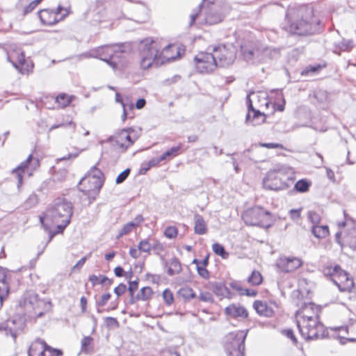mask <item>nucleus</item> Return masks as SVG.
I'll list each match as a JSON object with an SVG mask.
<instances>
[{
  "mask_svg": "<svg viewBox=\"0 0 356 356\" xmlns=\"http://www.w3.org/2000/svg\"><path fill=\"white\" fill-rule=\"evenodd\" d=\"M286 24L283 26V29L291 34L309 35L321 30L320 19L314 15L313 8L307 5L286 12Z\"/></svg>",
  "mask_w": 356,
  "mask_h": 356,
  "instance_id": "obj_1",
  "label": "nucleus"
},
{
  "mask_svg": "<svg viewBox=\"0 0 356 356\" xmlns=\"http://www.w3.org/2000/svg\"><path fill=\"white\" fill-rule=\"evenodd\" d=\"M72 204L64 199H57L53 205L48 208L45 213V218L57 223L58 232H62L70 222L73 213Z\"/></svg>",
  "mask_w": 356,
  "mask_h": 356,
  "instance_id": "obj_2",
  "label": "nucleus"
},
{
  "mask_svg": "<svg viewBox=\"0 0 356 356\" xmlns=\"http://www.w3.org/2000/svg\"><path fill=\"white\" fill-rule=\"evenodd\" d=\"M287 169L284 166H277L271 169L263 179L264 188L269 191H283L290 187L292 179L286 176Z\"/></svg>",
  "mask_w": 356,
  "mask_h": 356,
  "instance_id": "obj_3",
  "label": "nucleus"
},
{
  "mask_svg": "<svg viewBox=\"0 0 356 356\" xmlns=\"http://www.w3.org/2000/svg\"><path fill=\"white\" fill-rule=\"evenodd\" d=\"M140 65L143 69H148L155 65L159 64L158 57L159 50L157 48V42L149 39L142 41L139 46Z\"/></svg>",
  "mask_w": 356,
  "mask_h": 356,
  "instance_id": "obj_4",
  "label": "nucleus"
},
{
  "mask_svg": "<svg viewBox=\"0 0 356 356\" xmlns=\"http://www.w3.org/2000/svg\"><path fill=\"white\" fill-rule=\"evenodd\" d=\"M297 325L302 337L307 341L323 339L327 336L319 318L303 320L302 323L298 321Z\"/></svg>",
  "mask_w": 356,
  "mask_h": 356,
  "instance_id": "obj_5",
  "label": "nucleus"
},
{
  "mask_svg": "<svg viewBox=\"0 0 356 356\" xmlns=\"http://www.w3.org/2000/svg\"><path fill=\"white\" fill-rule=\"evenodd\" d=\"M242 218L248 225L267 227L269 226L270 213L260 207H254L246 210Z\"/></svg>",
  "mask_w": 356,
  "mask_h": 356,
  "instance_id": "obj_6",
  "label": "nucleus"
},
{
  "mask_svg": "<svg viewBox=\"0 0 356 356\" xmlns=\"http://www.w3.org/2000/svg\"><path fill=\"white\" fill-rule=\"evenodd\" d=\"M138 137V134L134 129L128 128L122 129L115 135L110 136L108 140L113 145H116L121 152H125Z\"/></svg>",
  "mask_w": 356,
  "mask_h": 356,
  "instance_id": "obj_7",
  "label": "nucleus"
},
{
  "mask_svg": "<svg viewBox=\"0 0 356 356\" xmlns=\"http://www.w3.org/2000/svg\"><path fill=\"white\" fill-rule=\"evenodd\" d=\"M248 330H238L229 334V341L226 345V351L229 356H244L245 340Z\"/></svg>",
  "mask_w": 356,
  "mask_h": 356,
  "instance_id": "obj_8",
  "label": "nucleus"
},
{
  "mask_svg": "<svg viewBox=\"0 0 356 356\" xmlns=\"http://www.w3.org/2000/svg\"><path fill=\"white\" fill-rule=\"evenodd\" d=\"M212 54L218 61V67L229 66L236 58V50L232 45L220 44L213 47Z\"/></svg>",
  "mask_w": 356,
  "mask_h": 356,
  "instance_id": "obj_9",
  "label": "nucleus"
},
{
  "mask_svg": "<svg viewBox=\"0 0 356 356\" xmlns=\"http://www.w3.org/2000/svg\"><path fill=\"white\" fill-rule=\"evenodd\" d=\"M195 66L200 74H209L218 67L212 52L201 51L194 57Z\"/></svg>",
  "mask_w": 356,
  "mask_h": 356,
  "instance_id": "obj_10",
  "label": "nucleus"
},
{
  "mask_svg": "<svg viewBox=\"0 0 356 356\" xmlns=\"http://www.w3.org/2000/svg\"><path fill=\"white\" fill-rule=\"evenodd\" d=\"M39 166V159L33 157L32 154H30L25 161L13 169L12 170V174L17 179V187L19 188L22 184L23 175L24 174L31 175L33 171L36 170Z\"/></svg>",
  "mask_w": 356,
  "mask_h": 356,
  "instance_id": "obj_11",
  "label": "nucleus"
},
{
  "mask_svg": "<svg viewBox=\"0 0 356 356\" xmlns=\"http://www.w3.org/2000/svg\"><path fill=\"white\" fill-rule=\"evenodd\" d=\"M123 46L120 44H109L99 47L96 50L95 58L107 63L110 66L115 69L117 66L115 62L113 61V58L118 57L119 54L123 53Z\"/></svg>",
  "mask_w": 356,
  "mask_h": 356,
  "instance_id": "obj_12",
  "label": "nucleus"
},
{
  "mask_svg": "<svg viewBox=\"0 0 356 356\" xmlns=\"http://www.w3.org/2000/svg\"><path fill=\"white\" fill-rule=\"evenodd\" d=\"M275 266L280 272L291 273L300 267L302 261L298 257L282 256L276 260Z\"/></svg>",
  "mask_w": 356,
  "mask_h": 356,
  "instance_id": "obj_13",
  "label": "nucleus"
},
{
  "mask_svg": "<svg viewBox=\"0 0 356 356\" xmlns=\"http://www.w3.org/2000/svg\"><path fill=\"white\" fill-rule=\"evenodd\" d=\"M224 16L219 12V9L215 6H208L204 13V18L200 23L208 25H213L221 22Z\"/></svg>",
  "mask_w": 356,
  "mask_h": 356,
  "instance_id": "obj_14",
  "label": "nucleus"
},
{
  "mask_svg": "<svg viewBox=\"0 0 356 356\" xmlns=\"http://www.w3.org/2000/svg\"><path fill=\"white\" fill-rule=\"evenodd\" d=\"M320 309L313 303H305L297 312V315L303 320L319 318Z\"/></svg>",
  "mask_w": 356,
  "mask_h": 356,
  "instance_id": "obj_15",
  "label": "nucleus"
},
{
  "mask_svg": "<svg viewBox=\"0 0 356 356\" xmlns=\"http://www.w3.org/2000/svg\"><path fill=\"white\" fill-rule=\"evenodd\" d=\"M334 279V283L338 286L341 291H350L354 287L353 280L350 278L348 274L341 268L339 269V273L337 278Z\"/></svg>",
  "mask_w": 356,
  "mask_h": 356,
  "instance_id": "obj_16",
  "label": "nucleus"
},
{
  "mask_svg": "<svg viewBox=\"0 0 356 356\" xmlns=\"http://www.w3.org/2000/svg\"><path fill=\"white\" fill-rule=\"evenodd\" d=\"M343 225H348L347 230L343 233V243L353 250L356 249V225L353 222L348 223L346 220Z\"/></svg>",
  "mask_w": 356,
  "mask_h": 356,
  "instance_id": "obj_17",
  "label": "nucleus"
},
{
  "mask_svg": "<svg viewBox=\"0 0 356 356\" xmlns=\"http://www.w3.org/2000/svg\"><path fill=\"white\" fill-rule=\"evenodd\" d=\"M41 301L38 298V295L33 291L25 292L19 300V306L27 308L35 309L39 305Z\"/></svg>",
  "mask_w": 356,
  "mask_h": 356,
  "instance_id": "obj_18",
  "label": "nucleus"
},
{
  "mask_svg": "<svg viewBox=\"0 0 356 356\" xmlns=\"http://www.w3.org/2000/svg\"><path fill=\"white\" fill-rule=\"evenodd\" d=\"M7 60L13 64L16 69H19L25 63V55L20 49L10 51L7 56Z\"/></svg>",
  "mask_w": 356,
  "mask_h": 356,
  "instance_id": "obj_19",
  "label": "nucleus"
},
{
  "mask_svg": "<svg viewBox=\"0 0 356 356\" xmlns=\"http://www.w3.org/2000/svg\"><path fill=\"white\" fill-rule=\"evenodd\" d=\"M266 120V116L264 113L259 110H253L252 112H248L245 118V123L252 126H257L262 124Z\"/></svg>",
  "mask_w": 356,
  "mask_h": 356,
  "instance_id": "obj_20",
  "label": "nucleus"
},
{
  "mask_svg": "<svg viewBox=\"0 0 356 356\" xmlns=\"http://www.w3.org/2000/svg\"><path fill=\"white\" fill-rule=\"evenodd\" d=\"M38 17L41 22L44 25H54L59 21L56 17V13L49 9H44L39 11Z\"/></svg>",
  "mask_w": 356,
  "mask_h": 356,
  "instance_id": "obj_21",
  "label": "nucleus"
},
{
  "mask_svg": "<svg viewBox=\"0 0 356 356\" xmlns=\"http://www.w3.org/2000/svg\"><path fill=\"white\" fill-rule=\"evenodd\" d=\"M227 315L234 318L241 317L245 318L248 317V313L247 309L242 306H236L234 304L227 306L225 309Z\"/></svg>",
  "mask_w": 356,
  "mask_h": 356,
  "instance_id": "obj_22",
  "label": "nucleus"
},
{
  "mask_svg": "<svg viewBox=\"0 0 356 356\" xmlns=\"http://www.w3.org/2000/svg\"><path fill=\"white\" fill-rule=\"evenodd\" d=\"M7 268L0 266V302L2 304L3 296H7L9 291V285L6 282Z\"/></svg>",
  "mask_w": 356,
  "mask_h": 356,
  "instance_id": "obj_23",
  "label": "nucleus"
},
{
  "mask_svg": "<svg viewBox=\"0 0 356 356\" xmlns=\"http://www.w3.org/2000/svg\"><path fill=\"white\" fill-rule=\"evenodd\" d=\"M253 307L260 316L270 317L274 313L273 309L268 307L266 302L256 300L253 304Z\"/></svg>",
  "mask_w": 356,
  "mask_h": 356,
  "instance_id": "obj_24",
  "label": "nucleus"
},
{
  "mask_svg": "<svg viewBox=\"0 0 356 356\" xmlns=\"http://www.w3.org/2000/svg\"><path fill=\"white\" fill-rule=\"evenodd\" d=\"M194 232L199 235L205 234L207 232V228L206 222L203 217L201 215L196 213L194 216Z\"/></svg>",
  "mask_w": 356,
  "mask_h": 356,
  "instance_id": "obj_25",
  "label": "nucleus"
},
{
  "mask_svg": "<svg viewBox=\"0 0 356 356\" xmlns=\"http://www.w3.org/2000/svg\"><path fill=\"white\" fill-rule=\"evenodd\" d=\"M165 266H168L167 273L170 276L179 274L182 270L181 264L176 257L172 258L170 262L165 261Z\"/></svg>",
  "mask_w": 356,
  "mask_h": 356,
  "instance_id": "obj_26",
  "label": "nucleus"
},
{
  "mask_svg": "<svg viewBox=\"0 0 356 356\" xmlns=\"http://www.w3.org/2000/svg\"><path fill=\"white\" fill-rule=\"evenodd\" d=\"M86 181H88V184L90 185L89 188L86 190L88 191H94L99 192L104 184V179H99L98 178H97V179H92V178H91V177H86L85 178H83L81 180L79 184H81L82 183H83ZM82 191H84L85 190H82Z\"/></svg>",
  "mask_w": 356,
  "mask_h": 356,
  "instance_id": "obj_27",
  "label": "nucleus"
},
{
  "mask_svg": "<svg viewBox=\"0 0 356 356\" xmlns=\"http://www.w3.org/2000/svg\"><path fill=\"white\" fill-rule=\"evenodd\" d=\"M212 291L218 296L228 297L230 294L229 289L225 284L220 282L212 284Z\"/></svg>",
  "mask_w": 356,
  "mask_h": 356,
  "instance_id": "obj_28",
  "label": "nucleus"
},
{
  "mask_svg": "<svg viewBox=\"0 0 356 356\" xmlns=\"http://www.w3.org/2000/svg\"><path fill=\"white\" fill-rule=\"evenodd\" d=\"M312 232L317 238H324L329 234V228L327 225H315L312 226Z\"/></svg>",
  "mask_w": 356,
  "mask_h": 356,
  "instance_id": "obj_29",
  "label": "nucleus"
},
{
  "mask_svg": "<svg viewBox=\"0 0 356 356\" xmlns=\"http://www.w3.org/2000/svg\"><path fill=\"white\" fill-rule=\"evenodd\" d=\"M241 52L243 58L247 61L252 60L254 57H257L259 54L257 49L248 46H241Z\"/></svg>",
  "mask_w": 356,
  "mask_h": 356,
  "instance_id": "obj_30",
  "label": "nucleus"
},
{
  "mask_svg": "<svg viewBox=\"0 0 356 356\" xmlns=\"http://www.w3.org/2000/svg\"><path fill=\"white\" fill-rule=\"evenodd\" d=\"M45 344V341L41 339H35L30 346L28 350V356H37L42 349V346Z\"/></svg>",
  "mask_w": 356,
  "mask_h": 356,
  "instance_id": "obj_31",
  "label": "nucleus"
},
{
  "mask_svg": "<svg viewBox=\"0 0 356 356\" xmlns=\"http://www.w3.org/2000/svg\"><path fill=\"white\" fill-rule=\"evenodd\" d=\"M178 295L180 297H181L185 301H188L191 299L196 297V294L194 292V291L188 286L181 288L178 291Z\"/></svg>",
  "mask_w": 356,
  "mask_h": 356,
  "instance_id": "obj_32",
  "label": "nucleus"
},
{
  "mask_svg": "<svg viewBox=\"0 0 356 356\" xmlns=\"http://www.w3.org/2000/svg\"><path fill=\"white\" fill-rule=\"evenodd\" d=\"M340 268L341 267L339 265H335L334 266H330L324 268L323 272L325 276L330 277L334 282V278H337Z\"/></svg>",
  "mask_w": 356,
  "mask_h": 356,
  "instance_id": "obj_33",
  "label": "nucleus"
},
{
  "mask_svg": "<svg viewBox=\"0 0 356 356\" xmlns=\"http://www.w3.org/2000/svg\"><path fill=\"white\" fill-rule=\"evenodd\" d=\"M181 148V144L179 143L177 146L172 147L165 152L161 156L163 161L167 159L173 158L179 154V152Z\"/></svg>",
  "mask_w": 356,
  "mask_h": 356,
  "instance_id": "obj_34",
  "label": "nucleus"
},
{
  "mask_svg": "<svg viewBox=\"0 0 356 356\" xmlns=\"http://www.w3.org/2000/svg\"><path fill=\"white\" fill-rule=\"evenodd\" d=\"M153 294V291L151 287L145 286L143 287L140 292L136 295V299H139L140 300L146 301Z\"/></svg>",
  "mask_w": 356,
  "mask_h": 356,
  "instance_id": "obj_35",
  "label": "nucleus"
},
{
  "mask_svg": "<svg viewBox=\"0 0 356 356\" xmlns=\"http://www.w3.org/2000/svg\"><path fill=\"white\" fill-rule=\"evenodd\" d=\"M92 337H84L81 341V349L83 353H88L92 350Z\"/></svg>",
  "mask_w": 356,
  "mask_h": 356,
  "instance_id": "obj_36",
  "label": "nucleus"
},
{
  "mask_svg": "<svg viewBox=\"0 0 356 356\" xmlns=\"http://www.w3.org/2000/svg\"><path fill=\"white\" fill-rule=\"evenodd\" d=\"M263 280L261 274L257 270H253L251 275L248 277V282L252 285H259Z\"/></svg>",
  "mask_w": 356,
  "mask_h": 356,
  "instance_id": "obj_37",
  "label": "nucleus"
},
{
  "mask_svg": "<svg viewBox=\"0 0 356 356\" xmlns=\"http://www.w3.org/2000/svg\"><path fill=\"white\" fill-rule=\"evenodd\" d=\"M310 186L311 183L309 181L302 179L296 183L294 188L299 193H305L309 190Z\"/></svg>",
  "mask_w": 356,
  "mask_h": 356,
  "instance_id": "obj_38",
  "label": "nucleus"
},
{
  "mask_svg": "<svg viewBox=\"0 0 356 356\" xmlns=\"http://www.w3.org/2000/svg\"><path fill=\"white\" fill-rule=\"evenodd\" d=\"M212 250L215 254L220 256L222 259H227L229 254L225 250V248L220 243H215L212 245Z\"/></svg>",
  "mask_w": 356,
  "mask_h": 356,
  "instance_id": "obj_39",
  "label": "nucleus"
},
{
  "mask_svg": "<svg viewBox=\"0 0 356 356\" xmlns=\"http://www.w3.org/2000/svg\"><path fill=\"white\" fill-rule=\"evenodd\" d=\"M56 102L61 107L64 108L70 104L71 98L65 94H60L56 98Z\"/></svg>",
  "mask_w": 356,
  "mask_h": 356,
  "instance_id": "obj_40",
  "label": "nucleus"
},
{
  "mask_svg": "<svg viewBox=\"0 0 356 356\" xmlns=\"http://www.w3.org/2000/svg\"><path fill=\"white\" fill-rule=\"evenodd\" d=\"M133 225L134 224L130 222L124 225L122 228L119 232V233L117 236V238H120L122 236L129 234L132 231V229L135 228Z\"/></svg>",
  "mask_w": 356,
  "mask_h": 356,
  "instance_id": "obj_41",
  "label": "nucleus"
},
{
  "mask_svg": "<svg viewBox=\"0 0 356 356\" xmlns=\"http://www.w3.org/2000/svg\"><path fill=\"white\" fill-rule=\"evenodd\" d=\"M86 177H91L92 179H104V175L100 170L93 166L90 168Z\"/></svg>",
  "mask_w": 356,
  "mask_h": 356,
  "instance_id": "obj_42",
  "label": "nucleus"
},
{
  "mask_svg": "<svg viewBox=\"0 0 356 356\" xmlns=\"http://www.w3.org/2000/svg\"><path fill=\"white\" fill-rule=\"evenodd\" d=\"M201 10L202 4H200L195 10H193V13L190 15L191 20L189 26H193L195 20L200 17Z\"/></svg>",
  "mask_w": 356,
  "mask_h": 356,
  "instance_id": "obj_43",
  "label": "nucleus"
},
{
  "mask_svg": "<svg viewBox=\"0 0 356 356\" xmlns=\"http://www.w3.org/2000/svg\"><path fill=\"white\" fill-rule=\"evenodd\" d=\"M178 230L176 227L169 226L167 227L164 231V235L168 238H174L177 236Z\"/></svg>",
  "mask_w": 356,
  "mask_h": 356,
  "instance_id": "obj_44",
  "label": "nucleus"
},
{
  "mask_svg": "<svg viewBox=\"0 0 356 356\" xmlns=\"http://www.w3.org/2000/svg\"><path fill=\"white\" fill-rule=\"evenodd\" d=\"M163 298L166 305H170L174 300L173 293L170 289H166L163 292Z\"/></svg>",
  "mask_w": 356,
  "mask_h": 356,
  "instance_id": "obj_45",
  "label": "nucleus"
},
{
  "mask_svg": "<svg viewBox=\"0 0 356 356\" xmlns=\"http://www.w3.org/2000/svg\"><path fill=\"white\" fill-rule=\"evenodd\" d=\"M308 219L311 221L313 225H318L321 221L319 214L314 211H309L307 214Z\"/></svg>",
  "mask_w": 356,
  "mask_h": 356,
  "instance_id": "obj_46",
  "label": "nucleus"
},
{
  "mask_svg": "<svg viewBox=\"0 0 356 356\" xmlns=\"http://www.w3.org/2000/svg\"><path fill=\"white\" fill-rule=\"evenodd\" d=\"M353 41L343 39L338 44L341 51H349L353 48Z\"/></svg>",
  "mask_w": 356,
  "mask_h": 356,
  "instance_id": "obj_47",
  "label": "nucleus"
},
{
  "mask_svg": "<svg viewBox=\"0 0 356 356\" xmlns=\"http://www.w3.org/2000/svg\"><path fill=\"white\" fill-rule=\"evenodd\" d=\"M38 203V196L35 194L31 195L24 202V207L26 209H30Z\"/></svg>",
  "mask_w": 356,
  "mask_h": 356,
  "instance_id": "obj_48",
  "label": "nucleus"
},
{
  "mask_svg": "<svg viewBox=\"0 0 356 356\" xmlns=\"http://www.w3.org/2000/svg\"><path fill=\"white\" fill-rule=\"evenodd\" d=\"M67 175V171L65 169H60L55 172L53 179L54 181H63L65 179Z\"/></svg>",
  "mask_w": 356,
  "mask_h": 356,
  "instance_id": "obj_49",
  "label": "nucleus"
},
{
  "mask_svg": "<svg viewBox=\"0 0 356 356\" xmlns=\"http://www.w3.org/2000/svg\"><path fill=\"white\" fill-rule=\"evenodd\" d=\"M138 250L141 252H149L152 249V245L148 240H143L138 244Z\"/></svg>",
  "mask_w": 356,
  "mask_h": 356,
  "instance_id": "obj_50",
  "label": "nucleus"
},
{
  "mask_svg": "<svg viewBox=\"0 0 356 356\" xmlns=\"http://www.w3.org/2000/svg\"><path fill=\"white\" fill-rule=\"evenodd\" d=\"M130 172H131L130 169L127 168L124 171H122L121 173H120L115 179L116 184H122V182H124L127 179V178L129 177Z\"/></svg>",
  "mask_w": 356,
  "mask_h": 356,
  "instance_id": "obj_51",
  "label": "nucleus"
},
{
  "mask_svg": "<svg viewBox=\"0 0 356 356\" xmlns=\"http://www.w3.org/2000/svg\"><path fill=\"white\" fill-rule=\"evenodd\" d=\"M47 356H63V352L60 349L52 348L47 344Z\"/></svg>",
  "mask_w": 356,
  "mask_h": 356,
  "instance_id": "obj_52",
  "label": "nucleus"
},
{
  "mask_svg": "<svg viewBox=\"0 0 356 356\" xmlns=\"http://www.w3.org/2000/svg\"><path fill=\"white\" fill-rule=\"evenodd\" d=\"M111 297V294L110 293L103 294L100 299L96 301L97 307H104L106 305L107 302L110 300Z\"/></svg>",
  "mask_w": 356,
  "mask_h": 356,
  "instance_id": "obj_53",
  "label": "nucleus"
},
{
  "mask_svg": "<svg viewBox=\"0 0 356 356\" xmlns=\"http://www.w3.org/2000/svg\"><path fill=\"white\" fill-rule=\"evenodd\" d=\"M229 286L236 291L239 295L243 296L245 289L241 286V283L236 281H232L229 283Z\"/></svg>",
  "mask_w": 356,
  "mask_h": 356,
  "instance_id": "obj_54",
  "label": "nucleus"
},
{
  "mask_svg": "<svg viewBox=\"0 0 356 356\" xmlns=\"http://www.w3.org/2000/svg\"><path fill=\"white\" fill-rule=\"evenodd\" d=\"M282 333L285 337L290 339L294 345H296L298 343V340L294 334L293 330H291V329L284 330H282Z\"/></svg>",
  "mask_w": 356,
  "mask_h": 356,
  "instance_id": "obj_55",
  "label": "nucleus"
},
{
  "mask_svg": "<svg viewBox=\"0 0 356 356\" xmlns=\"http://www.w3.org/2000/svg\"><path fill=\"white\" fill-rule=\"evenodd\" d=\"M106 326L108 327H118L119 326V323L118 320L114 317L108 316L104 319Z\"/></svg>",
  "mask_w": 356,
  "mask_h": 356,
  "instance_id": "obj_56",
  "label": "nucleus"
},
{
  "mask_svg": "<svg viewBox=\"0 0 356 356\" xmlns=\"http://www.w3.org/2000/svg\"><path fill=\"white\" fill-rule=\"evenodd\" d=\"M260 147H266L268 149H273V148H279V149H284V146L280 143H259Z\"/></svg>",
  "mask_w": 356,
  "mask_h": 356,
  "instance_id": "obj_57",
  "label": "nucleus"
},
{
  "mask_svg": "<svg viewBox=\"0 0 356 356\" xmlns=\"http://www.w3.org/2000/svg\"><path fill=\"white\" fill-rule=\"evenodd\" d=\"M127 291V286L124 283H120L118 286L114 289V293L117 295L118 298L125 293Z\"/></svg>",
  "mask_w": 356,
  "mask_h": 356,
  "instance_id": "obj_58",
  "label": "nucleus"
},
{
  "mask_svg": "<svg viewBox=\"0 0 356 356\" xmlns=\"http://www.w3.org/2000/svg\"><path fill=\"white\" fill-rule=\"evenodd\" d=\"M199 275L204 279L209 277V273L205 266H198L197 268Z\"/></svg>",
  "mask_w": 356,
  "mask_h": 356,
  "instance_id": "obj_59",
  "label": "nucleus"
},
{
  "mask_svg": "<svg viewBox=\"0 0 356 356\" xmlns=\"http://www.w3.org/2000/svg\"><path fill=\"white\" fill-rule=\"evenodd\" d=\"M129 286L128 287V291L129 293V295H134L135 291L137 290L138 287V280H134V281H129Z\"/></svg>",
  "mask_w": 356,
  "mask_h": 356,
  "instance_id": "obj_60",
  "label": "nucleus"
},
{
  "mask_svg": "<svg viewBox=\"0 0 356 356\" xmlns=\"http://www.w3.org/2000/svg\"><path fill=\"white\" fill-rule=\"evenodd\" d=\"M199 298L203 302H213L212 294L209 292H202L200 293Z\"/></svg>",
  "mask_w": 356,
  "mask_h": 356,
  "instance_id": "obj_61",
  "label": "nucleus"
},
{
  "mask_svg": "<svg viewBox=\"0 0 356 356\" xmlns=\"http://www.w3.org/2000/svg\"><path fill=\"white\" fill-rule=\"evenodd\" d=\"M99 284H101L102 285H106L108 287H109L113 282V280L112 279H109L105 275H101L99 276Z\"/></svg>",
  "mask_w": 356,
  "mask_h": 356,
  "instance_id": "obj_62",
  "label": "nucleus"
},
{
  "mask_svg": "<svg viewBox=\"0 0 356 356\" xmlns=\"http://www.w3.org/2000/svg\"><path fill=\"white\" fill-rule=\"evenodd\" d=\"M152 249L157 254H159L161 252L164 250L163 244H161L159 242H156L154 244L152 245Z\"/></svg>",
  "mask_w": 356,
  "mask_h": 356,
  "instance_id": "obj_63",
  "label": "nucleus"
},
{
  "mask_svg": "<svg viewBox=\"0 0 356 356\" xmlns=\"http://www.w3.org/2000/svg\"><path fill=\"white\" fill-rule=\"evenodd\" d=\"M144 220L145 219L143 215L138 214L134 218V220L131 221L130 222L133 223L134 227L136 228L138 227L144 221Z\"/></svg>",
  "mask_w": 356,
  "mask_h": 356,
  "instance_id": "obj_64",
  "label": "nucleus"
}]
</instances>
